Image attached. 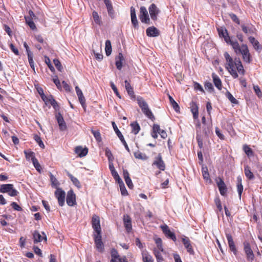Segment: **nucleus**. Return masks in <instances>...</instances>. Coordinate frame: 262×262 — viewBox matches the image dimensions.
<instances>
[{
	"label": "nucleus",
	"instance_id": "1",
	"mask_svg": "<svg viewBox=\"0 0 262 262\" xmlns=\"http://www.w3.org/2000/svg\"><path fill=\"white\" fill-rule=\"evenodd\" d=\"M224 56L226 61V68L234 78L238 76L236 69L239 74L244 75L245 71L239 58H235L233 60L228 52H225Z\"/></svg>",
	"mask_w": 262,
	"mask_h": 262
},
{
	"label": "nucleus",
	"instance_id": "2",
	"mask_svg": "<svg viewBox=\"0 0 262 262\" xmlns=\"http://www.w3.org/2000/svg\"><path fill=\"white\" fill-rule=\"evenodd\" d=\"M137 101L143 113L147 118L151 120L154 119L155 117L152 113L151 112V110L149 109L147 103L145 102L144 99L140 96H138L137 98Z\"/></svg>",
	"mask_w": 262,
	"mask_h": 262
},
{
	"label": "nucleus",
	"instance_id": "3",
	"mask_svg": "<svg viewBox=\"0 0 262 262\" xmlns=\"http://www.w3.org/2000/svg\"><path fill=\"white\" fill-rule=\"evenodd\" d=\"M92 225L95 231L94 234L101 233V228L100 227V218L99 217L94 214L93 215L92 219Z\"/></svg>",
	"mask_w": 262,
	"mask_h": 262
},
{
	"label": "nucleus",
	"instance_id": "4",
	"mask_svg": "<svg viewBox=\"0 0 262 262\" xmlns=\"http://www.w3.org/2000/svg\"><path fill=\"white\" fill-rule=\"evenodd\" d=\"M139 18L142 23L149 24L150 19L146 8L142 6L140 9Z\"/></svg>",
	"mask_w": 262,
	"mask_h": 262
},
{
	"label": "nucleus",
	"instance_id": "5",
	"mask_svg": "<svg viewBox=\"0 0 262 262\" xmlns=\"http://www.w3.org/2000/svg\"><path fill=\"white\" fill-rule=\"evenodd\" d=\"M244 250L246 255L247 260L252 261L254 258V255L249 243L246 242L244 243Z\"/></svg>",
	"mask_w": 262,
	"mask_h": 262
},
{
	"label": "nucleus",
	"instance_id": "6",
	"mask_svg": "<svg viewBox=\"0 0 262 262\" xmlns=\"http://www.w3.org/2000/svg\"><path fill=\"white\" fill-rule=\"evenodd\" d=\"M182 241L185 248L187 249V252L189 253V254L193 255L194 254V251L189 238L187 236H183L182 237Z\"/></svg>",
	"mask_w": 262,
	"mask_h": 262
},
{
	"label": "nucleus",
	"instance_id": "7",
	"mask_svg": "<svg viewBox=\"0 0 262 262\" xmlns=\"http://www.w3.org/2000/svg\"><path fill=\"white\" fill-rule=\"evenodd\" d=\"M55 195L58 199L59 205L62 206L64 204L66 193L61 188H58L55 192Z\"/></svg>",
	"mask_w": 262,
	"mask_h": 262
},
{
	"label": "nucleus",
	"instance_id": "8",
	"mask_svg": "<svg viewBox=\"0 0 262 262\" xmlns=\"http://www.w3.org/2000/svg\"><path fill=\"white\" fill-rule=\"evenodd\" d=\"M94 236L97 250L100 252H103L104 248L102 242L101 233L94 234Z\"/></svg>",
	"mask_w": 262,
	"mask_h": 262
},
{
	"label": "nucleus",
	"instance_id": "9",
	"mask_svg": "<svg viewBox=\"0 0 262 262\" xmlns=\"http://www.w3.org/2000/svg\"><path fill=\"white\" fill-rule=\"evenodd\" d=\"M149 13L151 19L156 20L157 19V16L160 13V10L155 4H152L148 8Z\"/></svg>",
	"mask_w": 262,
	"mask_h": 262
},
{
	"label": "nucleus",
	"instance_id": "10",
	"mask_svg": "<svg viewBox=\"0 0 262 262\" xmlns=\"http://www.w3.org/2000/svg\"><path fill=\"white\" fill-rule=\"evenodd\" d=\"M112 125H113V128H114L116 134H117V136L118 137V138H119V139L120 140V141H121L122 144L124 145L125 149L128 151H129V147H128L125 140H124L123 136L122 135L121 133L119 130V129L117 127V126L116 125V124H115V123L114 122H112Z\"/></svg>",
	"mask_w": 262,
	"mask_h": 262
},
{
	"label": "nucleus",
	"instance_id": "11",
	"mask_svg": "<svg viewBox=\"0 0 262 262\" xmlns=\"http://www.w3.org/2000/svg\"><path fill=\"white\" fill-rule=\"evenodd\" d=\"M161 228L163 231V232L164 233V234L167 236L168 237L171 239L173 241L176 242L177 240L176 235L174 233L172 232H171L167 225H164L161 226Z\"/></svg>",
	"mask_w": 262,
	"mask_h": 262
},
{
	"label": "nucleus",
	"instance_id": "12",
	"mask_svg": "<svg viewBox=\"0 0 262 262\" xmlns=\"http://www.w3.org/2000/svg\"><path fill=\"white\" fill-rule=\"evenodd\" d=\"M55 117L58 122L60 130L61 131L66 130L67 125L61 113L59 112L57 113L55 115Z\"/></svg>",
	"mask_w": 262,
	"mask_h": 262
},
{
	"label": "nucleus",
	"instance_id": "13",
	"mask_svg": "<svg viewBox=\"0 0 262 262\" xmlns=\"http://www.w3.org/2000/svg\"><path fill=\"white\" fill-rule=\"evenodd\" d=\"M67 203L70 206H73L76 204V195L72 190L68 192Z\"/></svg>",
	"mask_w": 262,
	"mask_h": 262
},
{
	"label": "nucleus",
	"instance_id": "14",
	"mask_svg": "<svg viewBox=\"0 0 262 262\" xmlns=\"http://www.w3.org/2000/svg\"><path fill=\"white\" fill-rule=\"evenodd\" d=\"M41 98L46 102L50 103L55 110H57L59 109V105L52 96L50 95L48 97L42 96Z\"/></svg>",
	"mask_w": 262,
	"mask_h": 262
},
{
	"label": "nucleus",
	"instance_id": "15",
	"mask_svg": "<svg viewBox=\"0 0 262 262\" xmlns=\"http://www.w3.org/2000/svg\"><path fill=\"white\" fill-rule=\"evenodd\" d=\"M153 164L156 165L157 167L161 170H164L165 169V164L162 160L161 154H159L156 158V160L154 162Z\"/></svg>",
	"mask_w": 262,
	"mask_h": 262
},
{
	"label": "nucleus",
	"instance_id": "16",
	"mask_svg": "<svg viewBox=\"0 0 262 262\" xmlns=\"http://www.w3.org/2000/svg\"><path fill=\"white\" fill-rule=\"evenodd\" d=\"M226 235L228 241L229 248L235 255L236 254L237 250L236 249L235 245L234 244L232 237L231 235L229 233H226Z\"/></svg>",
	"mask_w": 262,
	"mask_h": 262
},
{
	"label": "nucleus",
	"instance_id": "17",
	"mask_svg": "<svg viewBox=\"0 0 262 262\" xmlns=\"http://www.w3.org/2000/svg\"><path fill=\"white\" fill-rule=\"evenodd\" d=\"M75 90H76V94L78 97V99H79L80 103H81L82 106L83 108H85V99L83 95L82 91L79 89V88L78 86H76Z\"/></svg>",
	"mask_w": 262,
	"mask_h": 262
},
{
	"label": "nucleus",
	"instance_id": "18",
	"mask_svg": "<svg viewBox=\"0 0 262 262\" xmlns=\"http://www.w3.org/2000/svg\"><path fill=\"white\" fill-rule=\"evenodd\" d=\"M123 223L126 231L129 232L132 229L131 219L128 215L123 216Z\"/></svg>",
	"mask_w": 262,
	"mask_h": 262
},
{
	"label": "nucleus",
	"instance_id": "19",
	"mask_svg": "<svg viewBox=\"0 0 262 262\" xmlns=\"http://www.w3.org/2000/svg\"><path fill=\"white\" fill-rule=\"evenodd\" d=\"M217 185L221 194L224 196L227 192V188L224 182L222 179H220L219 181L217 182Z\"/></svg>",
	"mask_w": 262,
	"mask_h": 262
},
{
	"label": "nucleus",
	"instance_id": "20",
	"mask_svg": "<svg viewBox=\"0 0 262 262\" xmlns=\"http://www.w3.org/2000/svg\"><path fill=\"white\" fill-rule=\"evenodd\" d=\"M146 34L148 36L156 37L159 35V30L155 27H150L146 29Z\"/></svg>",
	"mask_w": 262,
	"mask_h": 262
},
{
	"label": "nucleus",
	"instance_id": "21",
	"mask_svg": "<svg viewBox=\"0 0 262 262\" xmlns=\"http://www.w3.org/2000/svg\"><path fill=\"white\" fill-rule=\"evenodd\" d=\"M103 1L106 7L109 16L112 18H114V11L111 2L110 0H103Z\"/></svg>",
	"mask_w": 262,
	"mask_h": 262
},
{
	"label": "nucleus",
	"instance_id": "22",
	"mask_svg": "<svg viewBox=\"0 0 262 262\" xmlns=\"http://www.w3.org/2000/svg\"><path fill=\"white\" fill-rule=\"evenodd\" d=\"M219 34L220 37H223L227 43H228V40H230V37L228 35L227 30L223 28L217 29Z\"/></svg>",
	"mask_w": 262,
	"mask_h": 262
},
{
	"label": "nucleus",
	"instance_id": "23",
	"mask_svg": "<svg viewBox=\"0 0 262 262\" xmlns=\"http://www.w3.org/2000/svg\"><path fill=\"white\" fill-rule=\"evenodd\" d=\"M75 152L80 157H83L87 155L88 149L87 148H82L81 146H77L75 148Z\"/></svg>",
	"mask_w": 262,
	"mask_h": 262
},
{
	"label": "nucleus",
	"instance_id": "24",
	"mask_svg": "<svg viewBox=\"0 0 262 262\" xmlns=\"http://www.w3.org/2000/svg\"><path fill=\"white\" fill-rule=\"evenodd\" d=\"M212 77L213 79V83L215 86L219 90H221L222 88V83L221 80L219 78V77L214 73L212 74Z\"/></svg>",
	"mask_w": 262,
	"mask_h": 262
},
{
	"label": "nucleus",
	"instance_id": "25",
	"mask_svg": "<svg viewBox=\"0 0 262 262\" xmlns=\"http://www.w3.org/2000/svg\"><path fill=\"white\" fill-rule=\"evenodd\" d=\"M125 89L128 94V95L131 98H135V94L133 90V88L131 86L130 83L127 80H125Z\"/></svg>",
	"mask_w": 262,
	"mask_h": 262
},
{
	"label": "nucleus",
	"instance_id": "26",
	"mask_svg": "<svg viewBox=\"0 0 262 262\" xmlns=\"http://www.w3.org/2000/svg\"><path fill=\"white\" fill-rule=\"evenodd\" d=\"M124 60L123 54L119 53L118 56L116 58V66L118 70H121L122 67V61Z\"/></svg>",
	"mask_w": 262,
	"mask_h": 262
},
{
	"label": "nucleus",
	"instance_id": "27",
	"mask_svg": "<svg viewBox=\"0 0 262 262\" xmlns=\"http://www.w3.org/2000/svg\"><path fill=\"white\" fill-rule=\"evenodd\" d=\"M245 174L247 179L249 180H252L254 179V176L252 172L251 169L248 165L245 166L244 167Z\"/></svg>",
	"mask_w": 262,
	"mask_h": 262
},
{
	"label": "nucleus",
	"instance_id": "28",
	"mask_svg": "<svg viewBox=\"0 0 262 262\" xmlns=\"http://www.w3.org/2000/svg\"><path fill=\"white\" fill-rule=\"evenodd\" d=\"M33 239H34V243H37L38 242H40L41 241H42L43 238L45 241H47V237H46V236H45L44 237L42 238L41 235L37 231H35L34 232V233L33 234Z\"/></svg>",
	"mask_w": 262,
	"mask_h": 262
},
{
	"label": "nucleus",
	"instance_id": "29",
	"mask_svg": "<svg viewBox=\"0 0 262 262\" xmlns=\"http://www.w3.org/2000/svg\"><path fill=\"white\" fill-rule=\"evenodd\" d=\"M164 251H161L158 249H154V252L155 257H156L157 262H163V258L161 253Z\"/></svg>",
	"mask_w": 262,
	"mask_h": 262
},
{
	"label": "nucleus",
	"instance_id": "30",
	"mask_svg": "<svg viewBox=\"0 0 262 262\" xmlns=\"http://www.w3.org/2000/svg\"><path fill=\"white\" fill-rule=\"evenodd\" d=\"M112 259L110 262H117V259L119 261V258H121L118 253L117 251L115 249H113L111 250Z\"/></svg>",
	"mask_w": 262,
	"mask_h": 262
},
{
	"label": "nucleus",
	"instance_id": "31",
	"mask_svg": "<svg viewBox=\"0 0 262 262\" xmlns=\"http://www.w3.org/2000/svg\"><path fill=\"white\" fill-rule=\"evenodd\" d=\"M228 43H230L233 48L236 54H238V51L240 49L241 47L239 46V44L237 42V41L236 40H232L230 38V40H228Z\"/></svg>",
	"mask_w": 262,
	"mask_h": 262
},
{
	"label": "nucleus",
	"instance_id": "32",
	"mask_svg": "<svg viewBox=\"0 0 262 262\" xmlns=\"http://www.w3.org/2000/svg\"><path fill=\"white\" fill-rule=\"evenodd\" d=\"M202 171L204 179L207 182H211V179H210L209 173L208 171L207 167H203L202 169Z\"/></svg>",
	"mask_w": 262,
	"mask_h": 262
},
{
	"label": "nucleus",
	"instance_id": "33",
	"mask_svg": "<svg viewBox=\"0 0 262 262\" xmlns=\"http://www.w3.org/2000/svg\"><path fill=\"white\" fill-rule=\"evenodd\" d=\"M249 41L252 44L254 49L256 50H260L259 42L254 37L250 36L249 37Z\"/></svg>",
	"mask_w": 262,
	"mask_h": 262
},
{
	"label": "nucleus",
	"instance_id": "34",
	"mask_svg": "<svg viewBox=\"0 0 262 262\" xmlns=\"http://www.w3.org/2000/svg\"><path fill=\"white\" fill-rule=\"evenodd\" d=\"M132 128V133L137 135L140 130L139 124L137 122H134L130 124Z\"/></svg>",
	"mask_w": 262,
	"mask_h": 262
},
{
	"label": "nucleus",
	"instance_id": "35",
	"mask_svg": "<svg viewBox=\"0 0 262 262\" xmlns=\"http://www.w3.org/2000/svg\"><path fill=\"white\" fill-rule=\"evenodd\" d=\"M68 176H69L71 181L73 182L75 186H76L78 188L81 187L80 183L76 178L73 176V175L70 173L69 172L68 173Z\"/></svg>",
	"mask_w": 262,
	"mask_h": 262
},
{
	"label": "nucleus",
	"instance_id": "36",
	"mask_svg": "<svg viewBox=\"0 0 262 262\" xmlns=\"http://www.w3.org/2000/svg\"><path fill=\"white\" fill-rule=\"evenodd\" d=\"M105 54L108 56L111 54L112 53V46L111 41L107 40L105 41Z\"/></svg>",
	"mask_w": 262,
	"mask_h": 262
},
{
	"label": "nucleus",
	"instance_id": "37",
	"mask_svg": "<svg viewBox=\"0 0 262 262\" xmlns=\"http://www.w3.org/2000/svg\"><path fill=\"white\" fill-rule=\"evenodd\" d=\"M12 186H13V185L12 184H2L1 185V192L2 193H7L9 192L10 189L12 188Z\"/></svg>",
	"mask_w": 262,
	"mask_h": 262
},
{
	"label": "nucleus",
	"instance_id": "38",
	"mask_svg": "<svg viewBox=\"0 0 262 262\" xmlns=\"http://www.w3.org/2000/svg\"><path fill=\"white\" fill-rule=\"evenodd\" d=\"M168 98L169 99L170 103L171 105L172 106L173 109L175 110V111L178 112L180 109L179 105L170 95H168Z\"/></svg>",
	"mask_w": 262,
	"mask_h": 262
},
{
	"label": "nucleus",
	"instance_id": "39",
	"mask_svg": "<svg viewBox=\"0 0 262 262\" xmlns=\"http://www.w3.org/2000/svg\"><path fill=\"white\" fill-rule=\"evenodd\" d=\"M134 156L136 158L142 160H146L148 159V157L145 154L138 151L134 152Z\"/></svg>",
	"mask_w": 262,
	"mask_h": 262
},
{
	"label": "nucleus",
	"instance_id": "40",
	"mask_svg": "<svg viewBox=\"0 0 262 262\" xmlns=\"http://www.w3.org/2000/svg\"><path fill=\"white\" fill-rule=\"evenodd\" d=\"M119 185L121 193L122 195H127L128 194L127 191L126 189L124 184L122 181L118 183Z\"/></svg>",
	"mask_w": 262,
	"mask_h": 262
},
{
	"label": "nucleus",
	"instance_id": "41",
	"mask_svg": "<svg viewBox=\"0 0 262 262\" xmlns=\"http://www.w3.org/2000/svg\"><path fill=\"white\" fill-rule=\"evenodd\" d=\"M27 56H28V61H29L30 67L32 68V69L34 71V72H35V65H34V62L33 61V53H31L30 54H28Z\"/></svg>",
	"mask_w": 262,
	"mask_h": 262
},
{
	"label": "nucleus",
	"instance_id": "42",
	"mask_svg": "<svg viewBox=\"0 0 262 262\" xmlns=\"http://www.w3.org/2000/svg\"><path fill=\"white\" fill-rule=\"evenodd\" d=\"M143 260L144 262H153V259L151 255L147 252L142 253Z\"/></svg>",
	"mask_w": 262,
	"mask_h": 262
},
{
	"label": "nucleus",
	"instance_id": "43",
	"mask_svg": "<svg viewBox=\"0 0 262 262\" xmlns=\"http://www.w3.org/2000/svg\"><path fill=\"white\" fill-rule=\"evenodd\" d=\"M249 52V51L247 46L246 45H242L238 51V54L241 53L243 56V55L248 53Z\"/></svg>",
	"mask_w": 262,
	"mask_h": 262
},
{
	"label": "nucleus",
	"instance_id": "44",
	"mask_svg": "<svg viewBox=\"0 0 262 262\" xmlns=\"http://www.w3.org/2000/svg\"><path fill=\"white\" fill-rule=\"evenodd\" d=\"M243 150L245 154L248 157H251L253 156V152L251 148H250L248 145H244L243 146Z\"/></svg>",
	"mask_w": 262,
	"mask_h": 262
},
{
	"label": "nucleus",
	"instance_id": "45",
	"mask_svg": "<svg viewBox=\"0 0 262 262\" xmlns=\"http://www.w3.org/2000/svg\"><path fill=\"white\" fill-rule=\"evenodd\" d=\"M155 243L157 245V247L155 249H158L161 251H164L162 246V241L160 238H156L155 239Z\"/></svg>",
	"mask_w": 262,
	"mask_h": 262
},
{
	"label": "nucleus",
	"instance_id": "46",
	"mask_svg": "<svg viewBox=\"0 0 262 262\" xmlns=\"http://www.w3.org/2000/svg\"><path fill=\"white\" fill-rule=\"evenodd\" d=\"M226 96L230 101V102L234 104H237L238 101L233 96V95L229 92H227Z\"/></svg>",
	"mask_w": 262,
	"mask_h": 262
},
{
	"label": "nucleus",
	"instance_id": "47",
	"mask_svg": "<svg viewBox=\"0 0 262 262\" xmlns=\"http://www.w3.org/2000/svg\"><path fill=\"white\" fill-rule=\"evenodd\" d=\"M92 16L95 23L98 25H100L101 23V19L98 13L96 11H93L92 13Z\"/></svg>",
	"mask_w": 262,
	"mask_h": 262
},
{
	"label": "nucleus",
	"instance_id": "48",
	"mask_svg": "<svg viewBox=\"0 0 262 262\" xmlns=\"http://www.w3.org/2000/svg\"><path fill=\"white\" fill-rule=\"evenodd\" d=\"M34 140L38 143V145L42 148H45V145L42 141L40 137L37 135H34Z\"/></svg>",
	"mask_w": 262,
	"mask_h": 262
},
{
	"label": "nucleus",
	"instance_id": "49",
	"mask_svg": "<svg viewBox=\"0 0 262 262\" xmlns=\"http://www.w3.org/2000/svg\"><path fill=\"white\" fill-rule=\"evenodd\" d=\"M105 156L107 157L108 162L113 161L114 160V157L111 151L109 148H106L105 149Z\"/></svg>",
	"mask_w": 262,
	"mask_h": 262
},
{
	"label": "nucleus",
	"instance_id": "50",
	"mask_svg": "<svg viewBox=\"0 0 262 262\" xmlns=\"http://www.w3.org/2000/svg\"><path fill=\"white\" fill-rule=\"evenodd\" d=\"M50 177L52 186L57 187L59 185V183L56 178L51 172L50 173Z\"/></svg>",
	"mask_w": 262,
	"mask_h": 262
},
{
	"label": "nucleus",
	"instance_id": "51",
	"mask_svg": "<svg viewBox=\"0 0 262 262\" xmlns=\"http://www.w3.org/2000/svg\"><path fill=\"white\" fill-rule=\"evenodd\" d=\"M92 133L93 134V135H94V137L95 138L96 140L98 142L101 141V135H100V133L99 130H94L92 129Z\"/></svg>",
	"mask_w": 262,
	"mask_h": 262
},
{
	"label": "nucleus",
	"instance_id": "52",
	"mask_svg": "<svg viewBox=\"0 0 262 262\" xmlns=\"http://www.w3.org/2000/svg\"><path fill=\"white\" fill-rule=\"evenodd\" d=\"M111 174L112 176L113 177L114 179L115 180V181L119 183V182L122 181L121 179L120 178L119 175L118 174L117 171L115 170L114 171H111Z\"/></svg>",
	"mask_w": 262,
	"mask_h": 262
},
{
	"label": "nucleus",
	"instance_id": "53",
	"mask_svg": "<svg viewBox=\"0 0 262 262\" xmlns=\"http://www.w3.org/2000/svg\"><path fill=\"white\" fill-rule=\"evenodd\" d=\"M32 162L33 163V164L34 165V166L35 167V168H36V169L38 171H40V165L39 164L38 160H37V159L36 158H33V160H32Z\"/></svg>",
	"mask_w": 262,
	"mask_h": 262
},
{
	"label": "nucleus",
	"instance_id": "54",
	"mask_svg": "<svg viewBox=\"0 0 262 262\" xmlns=\"http://www.w3.org/2000/svg\"><path fill=\"white\" fill-rule=\"evenodd\" d=\"M24 153L27 160H30V159L32 160L33 158H35L34 153L32 151L28 152L27 151H24Z\"/></svg>",
	"mask_w": 262,
	"mask_h": 262
},
{
	"label": "nucleus",
	"instance_id": "55",
	"mask_svg": "<svg viewBox=\"0 0 262 262\" xmlns=\"http://www.w3.org/2000/svg\"><path fill=\"white\" fill-rule=\"evenodd\" d=\"M242 56L243 60L245 62L250 63L251 61V57L249 52H248V53L243 55Z\"/></svg>",
	"mask_w": 262,
	"mask_h": 262
},
{
	"label": "nucleus",
	"instance_id": "56",
	"mask_svg": "<svg viewBox=\"0 0 262 262\" xmlns=\"http://www.w3.org/2000/svg\"><path fill=\"white\" fill-rule=\"evenodd\" d=\"M7 193L9 195L11 196H16L18 194V192L13 188V186H12V188L10 189L9 192H8Z\"/></svg>",
	"mask_w": 262,
	"mask_h": 262
},
{
	"label": "nucleus",
	"instance_id": "57",
	"mask_svg": "<svg viewBox=\"0 0 262 262\" xmlns=\"http://www.w3.org/2000/svg\"><path fill=\"white\" fill-rule=\"evenodd\" d=\"M241 27L242 30L246 34H251L253 32L252 28H248L245 26L244 25H242Z\"/></svg>",
	"mask_w": 262,
	"mask_h": 262
},
{
	"label": "nucleus",
	"instance_id": "58",
	"mask_svg": "<svg viewBox=\"0 0 262 262\" xmlns=\"http://www.w3.org/2000/svg\"><path fill=\"white\" fill-rule=\"evenodd\" d=\"M110 84H111V88L112 89V90H113V91L114 92L115 94L117 96V97L119 98H121V96L120 95V94H119V92L118 91L117 88L115 86V85L114 84L113 82L111 81V83H110Z\"/></svg>",
	"mask_w": 262,
	"mask_h": 262
},
{
	"label": "nucleus",
	"instance_id": "59",
	"mask_svg": "<svg viewBox=\"0 0 262 262\" xmlns=\"http://www.w3.org/2000/svg\"><path fill=\"white\" fill-rule=\"evenodd\" d=\"M53 62H54V63L55 67H56V68L59 71L61 72L62 69V67L61 64L60 62L59 61V60L58 59H54Z\"/></svg>",
	"mask_w": 262,
	"mask_h": 262
},
{
	"label": "nucleus",
	"instance_id": "60",
	"mask_svg": "<svg viewBox=\"0 0 262 262\" xmlns=\"http://www.w3.org/2000/svg\"><path fill=\"white\" fill-rule=\"evenodd\" d=\"M205 88L206 90L210 91L212 92L213 91V87L211 82H206L205 84Z\"/></svg>",
	"mask_w": 262,
	"mask_h": 262
},
{
	"label": "nucleus",
	"instance_id": "61",
	"mask_svg": "<svg viewBox=\"0 0 262 262\" xmlns=\"http://www.w3.org/2000/svg\"><path fill=\"white\" fill-rule=\"evenodd\" d=\"M214 202L215 203V204L216 205L217 208L219 210V211H222V207L221 201L219 198H216L214 200Z\"/></svg>",
	"mask_w": 262,
	"mask_h": 262
},
{
	"label": "nucleus",
	"instance_id": "62",
	"mask_svg": "<svg viewBox=\"0 0 262 262\" xmlns=\"http://www.w3.org/2000/svg\"><path fill=\"white\" fill-rule=\"evenodd\" d=\"M131 21L135 28L138 27V21L136 16L131 17Z\"/></svg>",
	"mask_w": 262,
	"mask_h": 262
},
{
	"label": "nucleus",
	"instance_id": "63",
	"mask_svg": "<svg viewBox=\"0 0 262 262\" xmlns=\"http://www.w3.org/2000/svg\"><path fill=\"white\" fill-rule=\"evenodd\" d=\"M229 15L233 21L237 23V24H239V20L235 14L231 13L229 14Z\"/></svg>",
	"mask_w": 262,
	"mask_h": 262
},
{
	"label": "nucleus",
	"instance_id": "64",
	"mask_svg": "<svg viewBox=\"0 0 262 262\" xmlns=\"http://www.w3.org/2000/svg\"><path fill=\"white\" fill-rule=\"evenodd\" d=\"M191 111L192 113L198 112V107L196 103L192 102L191 105Z\"/></svg>",
	"mask_w": 262,
	"mask_h": 262
}]
</instances>
